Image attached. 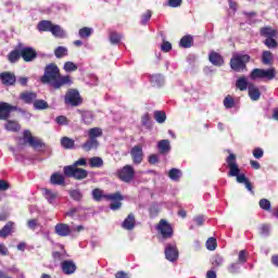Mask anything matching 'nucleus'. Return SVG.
Masks as SVG:
<instances>
[{
    "mask_svg": "<svg viewBox=\"0 0 278 278\" xmlns=\"http://www.w3.org/2000/svg\"><path fill=\"white\" fill-rule=\"evenodd\" d=\"M41 84H49L58 90L62 86L71 84V76H61L60 67L55 63H50L45 67L43 75L40 77Z\"/></svg>",
    "mask_w": 278,
    "mask_h": 278,
    "instance_id": "obj_1",
    "label": "nucleus"
},
{
    "mask_svg": "<svg viewBox=\"0 0 278 278\" xmlns=\"http://www.w3.org/2000/svg\"><path fill=\"white\" fill-rule=\"evenodd\" d=\"M226 164L229 168L228 177H237L238 184H245L249 181V178L244 174H240V167L236 162V154L230 153L226 159Z\"/></svg>",
    "mask_w": 278,
    "mask_h": 278,
    "instance_id": "obj_2",
    "label": "nucleus"
},
{
    "mask_svg": "<svg viewBox=\"0 0 278 278\" xmlns=\"http://www.w3.org/2000/svg\"><path fill=\"white\" fill-rule=\"evenodd\" d=\"M249 62H251V55L236 52L230 59V68L236 73H243V71H247V64H249Z\"/></svg>",
    "mask_w": 278,
    "mask_h": 278,
    "instance_id": "obj_3",
    "label": "nucleus"
},
{
    "mask_svg": "<svg viewBox=\"0 0 278 278\" xmlns=\"http://www.w3.org/2000/svg\"><path fill=\"white\" fill-rule=\"evenodd\" d=\"M92 199L94 201H103L105 199L106 201H124L123 194L121 192L110 193L105 194V192L102 189L96 188L91 192Z\"/></svg>",
    "mask_w": 278,
    "mask_h": 278,
    "instance_id": "obj_4",
    "label": "nucleus"
},
{
    "mask_svg": "<svg viewBox=\"0 0 278 278\" xmlns=\"http://www.w3.org/2000/svg\"><path fill=\"white\" fill-rule=\"evenodd\" d=\"M65 177H72L77 181H81L88 177V170L75 166L67 165L63 168Z\"/></svg>",
    "mask_w": 278,
    "mask_h": 278,
    "instance_id": "obj_5",
    "label": "nucleus"
},
{
    "mask_svg": "<svg viewBox=\"0 0 278 278\" xmlns=\"http://www.w3.org/2000/svg\"><path fill=\"white\" fill-rule=\"evenodd\" d=\"M117 177L121 181H124V184H131L136 178V169H134L131 165H125L117 170Z\"/></svg>",
    "mask_w": 278,
    "mask_h": 278,
    "instance_id": "obj_6",
    "label": "nucleus"
},
{
    "mask_svg": "<svg viewBox=\"0 0 278 278\" xmlns=\"http://www.w3.org/2000/svg\"><path fill=\"white\" fill-rule=\"evenodd\" d=\"M12 112H22V114H27L25 110L18 109V106H14L8 102H0V121H8Z\"/></svg>",
    "mask_w": 278,
    "mask_h": 278,
    "instance_id": "obj_7",
    "label": "nucleus"
},
{
    "mask_svg": "<svg viewBox=\"0 0 278 278\" xmlns=\"http://www.w3.org/2000/svg\"><path fill=\"white\" fill-rule=\"evenodd\" d=\"M23 144H29L33 149H45V142L37 137H33L31 131H23Z\"/></svg>",
    "mask_w": 278,
    "mask_h": 278,
    "instance_id": "obj_8",
    "label": "nucleus"
},
{
    "mask_svg": "<svg viewBox=\"0 0 278 278\" xmlns=\"http://www.w3.org/2000/svg\"><path fill=\"white\" fill-rule=\"evenodd\" d=\"M156 230L161 233L163 240H168L173 238V226L168 224L165 219H161L156 226Z\"/></svg>",
    "mask_w": 278,
    "mask_h": 278,
    "instance_id": "obj_9",
    "label": "nucleus"
},
{
    "mask_svg": "<svg viewBox=\"0 0 278 278\" xmlns=\"http://www.w3.org/2000/svg\"><path fill=\"white\" fill-rule=\"evenodd\" d=\"M65 103L67 105H81V97L79 96V91L75 89H71L65 94Z\"/></svg>",
    "mask_w": 278,
    "mask_h": 278,
    "instance_id": "obj_10",
    "label": "nucleus"
},
{
    "mask_svg": "<svg viewBox=\"0 0 278 278\" xmlns=\"http://www.w3.org/2000/svg\"><path fill=\"white\" fill-rule=\"evenodd\" d=\"M130 157L134 164H142V160H144V151L142 150V146L137 144L132 147L130 149Z\"/></svg>",
    "mask_w": 278,
    "mask_h": 278,
    "instance_id": "obj_11",
    "label": "nucleus"
},
{
    "mask_svg": "<svg viewBox=\"0 0 278 278\" xmlns=\"http://www.w3.org/2000/svg\"><path fill=\"white\" fill-rule=\"evenodd\" d=\"M20 53L24 62H34L38 58V52L31 47L21 48Z\"/></svg>",
    "mask_w": 278,
    "mask_h": 278,
    "instance_id": "obj_12",
    "label": "nucleus"
},
{
    "mask_svg": "<svg viewBox=\"0 0 278 278\" xmlns=\"http://www.w3.org/2000/svg\"><path fill=\"white\" fill-rule=\"evenodd\" d=\"M165 257L168 262H177L179 260V250H177L176 244L168 243L165 247Z\"/></svg>",
    "mask_w": 278,
    "mask_h": 278,
    "instance_id": "obj_13",
    "label": "nucleus"
},
{
    "mask_svg": "<svg viewBox=\"0 0 278 278\" xmlns=\"http://www.w3.org/2000/svg\"><path fill=\"white\" fill-rule=\"evenodd\" d=\"M0 81L3 86H14L16 84V75L12 72L0 73Z\"/></svg>",
    "mask_w": 278,
    "mask_h": 278,
    "instance_id": "obj_14",
    "label": "nucleus"
},
{
    "mask_svg": "<svg viewBox=\"0 0 278 278\" xmlns=\"http://www.w3.org/2000/svg\"><path fill=\"white\" fill-rule=\"evenodd\" d=\"M61 270L64 275H73L77 270V265L72 260L63 261L61 263Z\"/></svg>",
    "mask_w": 278,
    "mask_h": 278,
    "instance_id": "obj_15",
    "label": "nucleus"
},
{
    "mask_svg": "<svg viewBox=\"0 0 278 278\" xmlns=\"http://www.w3.org/2000/svg\"><path fill=\"white\" fill-rule=\"evenodd\" d=\"M54 231L58 236H61V238H66V236H71V226L68 224H56L54 227Z\"/></svg>",
    "mask_w": 278,
    "mask_h": 278,
    "instance_id": "obj_16",
    "label": "nucleus"
},
{
    "mask_svg": "<svg viewBox=\"0 0 278 278\" xmlns=\"http://www.w3.org/2000/svg\"><path fill=\"white\" fill-rule=\"evenodd\" d=\"M208 62H211L213 66H223V64H225V59L220 53L212 50L208 54Z\"/></svg>",
    "mask_w": 278,
    "mask_h": 278,
    "instance_id": "obj_17",
    "label": "nucleus"
},
{
    "mask_svg": "<svg viewBox=\"0 0 278 278\" xmlns=\"http://www.w3.org/2000/svg\"><path fill=\"white\" fill-rule=\"evenodd\" d=\"M122 228L126 231H131L136 228V215L134 213L128 214V216L122 223Z\"/></svg>",
    "mask_w": 278,
    "mask_h": 278,
    "instance_id": "obj_18",
    "label": "nucleus"
},
{
    "mask_svg": "<svg viewBox=\"0 0 278 278\" xmlns=\"http://www.w3.org/2000/svg\"><path fill=\"white\" fill-rule=\"evenodd\" d=\"M248 94L251 101H260V98L262 97V91H260V88H257V86H255L254 84H250Z\"/></svg>",
    "mask_w": 278,
    "mask_h": 278,
    "instance_id": "obj_19",
    "label": "nucleus"
},
{
    "mask_svg": "<svg viewBox=\"0 0 278 278\" xmlns=\"http://www.w3.org/2000/svg\"><path fill=\"white\" fill-rule=\"evenodd\" d=\"M20 99L21 101H24V103L31 105V103L34 104L36 99H38V94H36V92L26 91L20 94Z\"/></svg>",
    "mask_w": 278,
    "mask_h": 278,
    "instance_id": "obj_20",
    "label": "nucleus"
},
{
    "mask_svg": "<svg viewBox=\"0 0 278 278\" xmlns=\"http://www.w3.org/2000/svg\"><path fill=\"white\" fill-rule=\"evenodd\" d=\"M65 181H66V178L64 177V175L60 173H54L50 177V182L53 186H64Z\"/></svg>",
    "mask_w": 278,
    "mask_h": 278,
    "instance_id": "obj_21",
    "label": "nucleus"
},
{
    "mask_svg": "<svg viewBox=\"0 0 278 278\" xmlns=\"http://www.w3.org/2000/svg\"><path fill=\"white\" fill-rule=\"evenodd\" d=\"M14 231V222H8L2 229H0V238H8Z\"/></svg>",
    "mask_w": 278,
    "mask_h": 278,
    "instance_id": "obj_22",
    "label": "nucleus"
},
{
    "mask_svg": "<svg viewBox=\"0 0 278 278\" xmlns=\"http://www.w3.org/2000/svg\"><path fill=\"white\" fill-rule=\"evenodd\" d=\"M251 84L252 83H249V80H247V77L241 76L236 81V88H238V90H241V92H244V90H249V86H251Z\"/></svg>",
    "mask_w": 278,
    "mask_h": 278,
    "instance_id": "obj_23",
    "label": "nucleus"
},
{
    "mask_svg": "<svg viewBox=\"0 0 278 278\" xmlns=\"http://www.w3.org/2000/svg\"><path fill=\"white\" fill-rule=\"evenodd\" d=\"M192 45H194V38H192V35H186L179 41V47L182 49H190Z\"/></svg>",
    "mask_w": 278,
    "mask_h": 278,
    "instance_id": "obj_24",
    "label": "nucleus"
},
{
    "mask_svg": "<svg viewBox=\"0 0 278 278\" xmlns=\"http://www.w3.org/2000/svg\"><path fill=\"white\" fill-rule=\"evenodd\" d=\"M148 77L152 86H156L157 88H160V86H164V76L161 74H153Z\"/></svg>",
    "mask_w": 278,
    "mask_h": 278,
    "instance_id": "obj_25",
    "label": "nucleus"
},
{
    "mask_svg": "<svg viewBox=\"0 0 278 278\" xmlns=\"http://www.w3.org/2000/svg\"><path fill=\"white\" fill-rule=\"evenodd\" d=\"M261 36L266 39L277 38V30L273 29L271 27H262Z\"/></svg>",
    "mask_w": 278,
    "mask_h": 278,
    "instance_id": "obj_26",
    "label": "nucleus"
},
{
    "mask_svg": "<svg viewBox=\"0 0 278 278\" xmlns=\"http://www.w3.org/2000/svg\"><path fill=\"white\" fill-rule=\"evenodd\" d=\"M157 149L162 155L168 153L170 151V141L166 139L159 141Z\"/></svg>",
    "mask_w": 278,
    "mask_h": 278,
    "instance_id": "obj_27",
    "label": "nucleus"
},
{
    "mask_svg": "<svg viewBox=\"0 0 278 278\" xmlns=\"http://www.w3.org/2000/svg\"><path fill=\"white\" fill-rule=\"evenodd\" d=\"M50 33L55 38H65L66 36V33L64 31V29H62V26L55 24L52 25Z\"/></svg>",
    "mask_w": 278,
    "mask_h": 278,
    "instance_id": "obj_28",
    "label": "nucleus"
},
{
    "mask_svg": "<svg viewBox=\"0 0 278 278\" xmlns=\"http://www.w3.org/2000/svg\"><path fill=\"white\" fill-rule=\"evenodd\" d=\"M52 28H53V23L47 20L40 21L37 26V29L39 31H51Z\"/></svg>",
    "mask_w": 278,
    "mask_h": 278,
    "instance_id": "obj_29",
    "label": "nucleus"
},
{
    "mask_svg": "<svg viewBox=\"0 0 278 278\" xmlns=\"http://www.w3.org/2000/svg\"><path fill=\"white\" fill-rule=\"evenodd\" d=\"M101 136H103V129H101L99 127L90 128L88 130V137L91 140H97L98 138H101Z\"/></svg>",
    "mask_w": 278,
    "mask_h": 278,
    "instance_id": "obj_30",
    "label": "nucleus"
},
{
    "mask_svg": "<svg viewBox=\"0 0 278 278\" xmlns=\"http://www.w3.org/2000/svg\"><path fill=\"white\" fill-rule=\"evenodd\" d=\"M79 113L81 114V121L85 125H91L92 121H94V115L92 114V112H89V111L81 112V111H79Z\"/></svg>",
    "mask_w": 278,
    "mask_h": 278,
    "instance_id": "obj_31",
    "label": "nucleus"
},
{
    "mask_svg": "<svg viewBox=\"0 0 278 278\" xmlns=\"http://www.w3.org/2000/svg\"><path fill=\"white\" fill-rule=\"evenodd\" d=\"M97 147H99V140L90 138L83 144L85 151H92V149H97Z\"/></svg>",
    "mask_w": 278,
    "mask_h": 278,
    "instance_id": "obj_32",
    "label": "nucleus"
},
{
    "mask_svg": "<svg viewBox=\"0 0 278 278\" xmlns=\"http://www.w3.org/2000/svg\"><path fill=\"white\" fill-rule=\"evenodd\" d=\"M275 77H277V71L275 68L263 70L262 79H267V81H273Z\"/></svg>",
    "mask_w": 278,
    "mask_h": 278,
    "instance_id": "obj_33",
    "label": "nucleus"
},
{
    "mask_svg": "<svg viewBox=\"0 0 278 278\" xmlns=\"http://www.w3.org/2000/svg\"><path fill=\"white\" fill-rule=\"evenodd\" d=\"M68 194L73 201H76L77 203L81 202L84 199V193L79 189H73L68 191Z\"/></svg>",
    "mask_w": 278,
    "mask_h": 278,
    "instance_id": "obj_34",
    "label": "nucleus"
},
{
    "mask_svg": "<svg viewBox=\"0 0 278 278\" xmlns=\"http://www.w3.org/2000/svg\"><path fill=\"white\" fill-rule=\"evenodd\" d=\"M83 210L84 208L81 206L72 207L65 213V216H68L70 218H75V216H78V218H80Z\"/></svg>",
    "mask_w": 278,
    "mask_h": 278,
    "instance_id": "obj_35",
    "label": "nucleus"
},
{
    "mask_svg": "<svg viewBox=\"0 0 278 278\" xmlns=\"http://www.w3.org/2000/svg\"><path fill=\"white\" fill-rule=\"evenodd\" d=\"M4 127L8 131H20L21 130V124H18V122H16V121H8Z\"/></svg>",
    "mask_w": 278,
    "mask_h": 278,
    "instance_id": "obj_36",
    "label": "nucleus"
},
{
    "mask_svg": "<svg viewBox=\"0 0 278 278\" xmlns=\"http://www.w3.org/2000/svg\"><path fill=\"white\" fill-rule=\"evenodd\" d=\"M54 55H55V58H58L59 60L62 59V58H66V55H68V48L59 46V47L55 48V50H54Z\"/></svg>",
    "mask_w": 278,
    "mask_h": 278,
    "instance_id": "obj_37",
    "label": "nucleus"
},
{
    "mask_svg": "<svg viewBox=\"0 0 278 278\" xmlns=\"http://www.w3.org/2000/svg\"><path fill=\"white\" fill-rule=\"evenodd\" d=\"M8 60L11 64H16L21 60V50H12L8 55Z\"/></svg>",
    "mask_w": 278,
    "mask_h": 278,
    "instance_id": "obj_38",
    "label": "nucleus"
},
{
    "mask_svg": "<svg viewBox=\"0 0 278 278\" xmlns=\"http://www.w3.org/2000/svg\"><path fill=\"white\" fill-rule=\"evenodd\" d=\"M89 166L91 168H101V166H103V159L99 156H93L89 159Z\"/></svg>",
    "mask_w": 278,
    "mask_h": 278,
    "instance_id": "obj_39",
    "label": "nucleus"
},
{
    "mask_svg": "<svg viewBox=\"0 0 278 278\" xmlns=\"http://www.w3.org/2000/svg\"><path fill=\"white\" fill-rule=\"evenodd\" d=\"M61 147H63V149H75V140L68 137H63L61 139Z\"/></svg>",
    "mask_w": 278,
    "mask_h": 278,
    "instance_id": "obj_40",
    "label": "nucleus"
},
{
    "mask_svg": "<svg viewBox=\"0 0 278 278\" xmlns=\"http://www.w3.org/2000/svg\"><path fill=\"white\" fill-rule=\"evenodd\" d=\"M181 175L180 169L177 168H172L168 173V177L172 181H179V179H181Z\"/></svg>",
    "mask_w": 278,
    "mask_h": 278,
    "instance_id": "obj_41",
    "label": "nucleus"
},
{
    "mask_svg": "<svg viewBox=\"0 0 278 278\" xmlns=\"http://www.w3.org/2000/svg\"><path fill=\"white\" fill-rule=\"evenodd\" d=\"M224 108H226V110H231V108H236V99H233V97L228 94L224 99Z\"/></svg>",
    "mask_w": 278,
    "mask_h": 278,
    "instance_id": "obj_42",
    "label": "nucleus"
},
{
    "mask_svg": "<svg viewBox=\"0 0 278 278\" xmlns=\"http://www.w3.org/2000/svg\"><path fill=\"white\" fill-rule=\"evenodd\" d=\"M92 28L90 27H83L79 29L78 34H79V37L83 38V39H88L90 38V36H92Z\"/></svg>",
    "mask_w": 278,
    "mask_h": 278,
    "instance_id": "obj_43",
    "label": "nucleus"
},
{
    "mask_svg": "<svg viewBox=\"0 0 278 278\" xmlns=\"http://www.w3.org/2000/svg\"><path fill=\"white\" fill-rule=\"evenodd\" d=\"M35 110H47L49 109V103L45 100H35L33 103Z\"/></svg>",
    "mask_w": 278,
    "mask_h": 278,
    "instance_id": "obj_44",
    "label": "nucleus"
},
{
    "mask_svg": "<svg viewBox=\"0 0 278 278\" xmlns=\"http://www.w3.org/2000/svg\"><path fill=\"white\" fill-rule=\"evenodd\" d=\"M154 119L156 123H166V113L164 111H154Z\"/></svg>",
    "mask_w": 278,
    "mask_h": 278,
    "instance_id": "obj_45",
    "label": "nucleus"
},
{
    "mask_svg": "<svg viewBox=\"0 0 278 278\" xmlns=\"http://www.w3.org/2000/svg\"><path fill=\"white\" fill-rule=\"evenodd\" d=\"M45 197L47 201H49V203H55V199H58V193L49 189H45Z\"/></svg>",
    "mask_w": 278,
    "mask_h": 278,
    "instance_id": "obj_46",
    "label": "nucleus"
},
{
    "mask_svg": "<svg viewBox=\"0 0 278 278\" xmlns=\"http://www.w3.org/2000/svg\"><path fill=\"white\" fill-rule=\"evenodd\" d=\"M262 62H263V64H271L273 63V52L271 51H263Z\"/></svg>",
    "mask_w": 278,
    "mask_h": 278,
    "instance_id": "obj_47",
    "label": "nucleus"
},
{
    "mask_svg": "<svg viewBox=\"0 0 278 278\" xmlns=\"http://www.w3.org/2000/svg\"><path fill=\"white\" fill-rule=\"evenodd\" d=\"M263 72H264V70H262V68H254L250 74V79H252V80L262 79Z\"/></svg>",
    "mask_w": 278,
    "mask_h": 278,
    "instance_id": "obj_48",
    "label": "nucleus"
},
{
    "mask_svg": "<svg viewBox=\"0 0 278 278\" xmlns=\"http://www.w3.org/2000/svg\"><path fill=\"white\" fill-rule=\"evenodd\" d=\"M275 38L276 37H270L268 39H265L264 45H266L268 49H277L278 42Z\"/></svg>",
    "mask_w": 278,
    "mask_h": 278,
    "instance_id": "obj_49",
    "label": "nucleus"
},
{
    "mask_svg": "<svg viewBox=\"0 0 278 278\" xmlns=\"http://www.w3.org/2000/svg\"><path fill=\"white\" fill-rule=\"evenodd\" d=\"M258 205L261 207V210H264L265 212H270V202L268 201V199H261L258 202Z\"/></svg>",
    "mask_w": 278,
    "mask_h": 278,
    "instance_id": "obj_50",
    "label": "nucleus"
},
{
    "mask_svg": "<svg viewBox=\"0 0 278 278\" xmlns=\"http://www.w3.org/2000/svg\"><path fill=\"white\" fill-rule=\"evenodd\" d=\"M217 242H216V239L214 237H211L207 239L206 241V249L208 251H216V247H217Z\"/></svg>",
    "mask_w": 278,
    "mask_h": 278,
    "instance_id": "obj_51",
    "label": "nucleus"
},
{
    "mask_svg": "<svg viewBox=\"0 0 278 278\" xmlns=\"http://www.w3.org/2000/svg\"><path fill=\"white\" fill-rule=\"evenodd\" d=\"M141 124L143 127H146V129H151V116L149 115V113H146L141 117Z\"/></svg>",
    "mask_w": 278,
    "mask_h": 278,
    "instance_id": "obj_52",
    "label": "nucleus"
},
{
    "mask_svg": "<svg viewBox=\"0 0 278 278\" xmlns=\"http://www.w3.org/2000/svg\"><path fill=\"white\" fill-rule=\"evenodd\" d=\"M228 273L231 275H238V273H240V263H231L228 266Z\"/></svg>",
    "mask_w": 278,
    "mask_h": 278,
    "instance_id": "obj_53",
    "label": "nucleus"
},
{
    "mask_svg": "<svg viewBox=\"0 0 278 278\" xmlns=\"http://www.w3.org/2000/svg\"><path fill=\"white\" fill-rule=\"evenodd\" d=\"M64 71L66 73H73L74 71H77V64H75V63H73L71 61H67L64 64Z\"/></svg>",
    "mask_w": 278,
    "mask_h": 278,
    "instance_id": "obj_54",
    "label": "nucleus"
},
{
    "mask_svg": "<svg viewBox=\"0 0 278 278\" xmlns=\"http://www.w3.org/2000/svg\"><path fill=\"white\" fill-rule=\"evenodd\" d=\"M211 262L213 266H220L222 264H224L225 258H223V256H220L219 254H216L212 257Z\"/></svg>",
    "mask_w": 278,
    "mask_h": 278,
    "instance_id": "obj_55",
    "label": "nucleus"
},
{
    "mask_svg": "<svg viewBox=\"0 0 278 278\" xmlns=\"http://www.w3.org/2000/svg\"><path fill=\"white\" fill-rule=\"evenodd\" d=\"M122 36L118 33H111L110 40L112 45H118L121 42Z\"/></svg>",
    "mask_w": 278,
    "mask_h": 278,
    "instance_id": "obj_56",
    "label": "nucleus"
},
{
    "mask_svg": "<svg viewBox=\"0 0 278 278\" xmlns=\"http://www.w3.org/2000/svg\"><path fill=\"white\" fill-rule=\"evenodd\" d=\"M111 201H115L110 204V208L113 210L114 212H116V210H121V207H123V203L121 202L123 200H111Z\"/></svg>",
    "mask_w": 278,
    "mask_h": 278,
    "instance_id": "obj_57",
    "label": "nucleus"
},
{
    "mask_svg": "<svg viewBox=\"0 0 278 278\" xmlns=\"http://www.w3.org/2000/svg\"><path fill=\"white\" fill-rule=\"evenodd\" d=\"M70 166H74L75 168H78V166H88V160L81 157L78 161H75L74 164Z\"/></svg>",
    "mask_w": 278,
    "mask_h": 278,
    "instance_id": "obj_58",
    "label": "nucleus"
},
{
    "mask_svg": "<svg viewBox=\"0 0 278 278\" xmlns=\"http://www.w3.org/2000/svg\"><path fill=\"white\" fill-rule=\"evenodd\" d=\"M253 156L255 157V160H262V157H264V150H262V148L254 149Z\"/></svg>",
    "mask_w": 278,
    "mask_h": 278,
    "instance_id": "obj_59",
    "label": "nucleus"
},
{
    "mask_svg": "<svg viewBox=\"0 0 278 278\" xmlns=\"http://www.w3.org/2000/svg\"><path fill=\"white\" fill-rule=\"evenodd\" d=\"M238 260H239V264H247V250H241L239 252Z\"/></svg>",
    "mask_w": 278,
    "mask_h": 278,
    "instance_id": "obj_60",
    "label": "nucleus"
},
{
    "mask_svg": "<svg viewBox=\"0 0 278 278\" xmlns=\"http://www.w3.org/2000/svg\"><path fill=\"white\" fill-rule=\"evenodd\" d=\"M27 226L31 229V231H36V228L40 226V224H38V219H29L27 222Z\"/></svg>",
    "mask_w": 278,
    "mask_h": 278,
    "instance_id": "obj_61",
    "label": "nucleus"
},
{
    "mask_svg": "<svg viewBox=\"0 0 278 278\" xmlns=\"http://www.w3.org/2000/svg\"><path fill=\"white\" fill-rule=\"evenodd\" d=\"M55 123H58V125H68V118L64 115H60L55 118Z\"/></svg>",
    "mask_w": 278,
    "mask_h": 278,
    "instance_id": "obj_62",
    "label": "nucleus"
},
{
    "mask_svg": "<svg viewBox=\"0 0 278 278\" xmlns=\"http://www.w3.org/2000/svg\"><path fill=\"white\" fill-rule=\"evenodd\" d=\"M152 13L151 11H147L141 17V25H147L148 21H151Z\"/></svg>",
    "mask_w": 278,
    "mask_h": 278,
    "instance_id": "obj_63",
    "label": "nucleus"
},
{
    "mask_svg": "<svg viewBox=\"0 0 278 278\" xmlns=\"http://www.w3.org/2000/svg\"><path fill=\"white\" fill-rule=\"evenodd\" d=\"M173 49V45L168 41H164L161 46V51H164V53H168Z\"/></svg>",
    "mask_w": 278,
    "mask_h": 278,
    "instance_id": "obj_64",
    "label": "nucleus"
}]
</instances>
